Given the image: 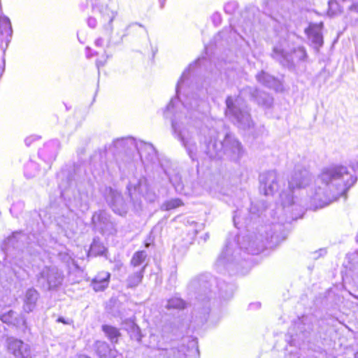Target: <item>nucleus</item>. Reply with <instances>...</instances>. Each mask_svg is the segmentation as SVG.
<instances>
[{
  "mask_svg": "<svg viewBox=\"0 0 358 358\" xmlns=\"http://www.w3.org/2000/svg\"><path fill=\"white\" fill-rule=\"evenodd\" d=\"M343 12V6L338 0H329L327 14L329 16H335Z\"/></svg>",
  "mask_w": 358,
  "mask_h": 358,
  "instance_id": "13",
  "label": "nucleus"
},
{
  "mask_svg": "<svg viewBox=\"0 0 358 358\" xmlns=\"http://www.w3.org/2000/svg\"><path fill=\"white\" fill-rule=\"evenodd\" d=\"M178 304L176 306V307L179 308H185V303L182 300H178Z\"/></svg>",
  "mask_w": 358,
  "mask_h": 358,
  "instance_id": "17",
  "label": "nucleus"
},
{
  "mask_svg": "<svg viewBox=\"0 0 358 358\" xmlns=\"http://www.w3.org/2000/svg\"><path fill=\"white\" fill-rule=\"evenodd\" d=\"M107 249L103 243L98 241H93L88 250V257H96L106 255Z\"/></svg>",
  "mask_w": 358,
  "mask_h": 358,
  "instance_id": "10",
  "label": "nucleus"
},
{
  "mask_svg": "<svg viewBox=\"0 0 358 358\" xmlns=\"http://www.w3.org/2000/svg\"><path fill=\"white\" fill-rule=\"evenodd\" d=\"M357 166H358V163H357Z\"/></svg>",
  "mask_w": 358,
  "mask_h": 358,
  "instance_id": "23",
  "label": "nucleus"
},
{
  "mask_svg": "<svg viewBox=\"0 0 358 358\" xmlns=\"http://www.w3.org/2000/svg\"><path fill=\"white\" fill-rule=\"evenodd\" d=\"M38 292L35 289H28L25 294L24 301V310L27 312H31L36 304L38 299Z\"/></svg>",
  "mask_w": 358,
  "mask_h": 358,
  "instance_id": "8",
  "label": "nucleus"
},
{
  "mask_svg": "<svg viewBox=\"0 0 358 358\" xmlns=\"http://www.w3.org/2000/svg\"><path fill=\"white\" fill-rule=\"evenodd\" d=\"M8 350L17 357H27L29 356V348L22 341L12 338L8 342Z\"/></svg>",
  "mask_w": 358,
  "mask_h": 358,
  "instance_id": "5",
  "label": "nucleus"
},
{
  "mask_svg": "<svg viewBox=\"0 0 358 358\" xmlns=\"http://www.w3.org/2000/svg\"><path fill=\"white\" fill-rule=\"evenodd\" d=\"M93 9L97 8L100 13L101 18L110 24L115 17V13L110 10L104 3V0H87Z\"/></svg>",
  "mask_w": 358,
  "mask_h": 358,
  "instance_id": "3",
  "label": "nucleus"
},
{
  "mask_svg": "<svg viewBox=\"0 0 358 358\" xmlns=\"http://www.w3.org/2000/svg\"><path fill=\"white\" fill-rule=\"evenodd\" d=\"M149 245H150V244H149V243H145V246L146 248H148V247H149Z\"/></svg>",
  "mask_w": 358,
  "mask_h": 358,
  "instance_id": "22",
  "label": "nucleus"
},
{
  "mask_svg": "<svg viewBox=\"0 0 358 358\" xmlns=\"http://www.w3.org/2000/svg\"><path fill=\"white\" fill-rule=\"evenodd\" d=\"M57 321L58 322H61V323H63V324H69V321L65 320L63 317H59V318L57 320Z\"/></svg>",
  "mask_w": 358,
  "mask_h": 358,
  "instance_id": "18",
  "label": "nucleus"
},
{
  "mask_svg": "<svg viewBox=\"0 0 358 358\" xmlns=\"http://www.w3.org/2000/svg\"><path fill=\"white\" fill-rule=\"evenodd\" d=\"M227 106L229 108L231 107L232 105H233V103L231 100H227Z\"/></svg>",
  "mask_w": 358,
  "mask_h": 358,
  "instance_id": "20",
  "label": "nucleus"
},
{
  "mask_svg": "<svg viewBox=\"0 0 358 358\" xmlns=\"http://www.w3.org/2000/svg\"><path fill=\"white\" fill-rule=\"evenodd\" d=\"M76 358H90V357L84 355H79L76 357Z\"/></svg>",
  "mask_w": 358,
  "mask_h": 358,
  "instance_id": "19",
  "label": "nucleus"
},
{
  "mask_svg": "<svg viewBox=\"0 0 358 358\" xmlns=\"http://www.w3.org/2000/svg\"><path fill=\"white\" fill-rule=\"evenodd\" d=\"M101 331L103 332L105 336L112 343H117L119 342L120 337L122 336L120 329L111 324H103L101 326Z\"/></svg>",
  "mask_w": 358,
  "mask_h": 358,
  "instance_id": "7",
  "label": "nucleus"
},
{
  "mask_svg": "<svg viewBox=\"0 0 358 358\" xmlns=\"http://www.w3.org/2000/svg\"><path fill=\"white\" fill-rule=\"evenodd\" d=\"M320 185L316 194H323L330 202L341 196L357 182L355 174L345 165L334 164L324 168L319 174Z\"/></svg>",
  "mask_w": 358,
  "mask_h": 358,
  "instance_id": "1",
  "label": "nucleus"
},
{
  "mask_svg": "<svg viewBox=\"0 0 358 358\" xmlns=\"http://www.w3.org/2000/svg\"><path fill=\"white\" fill-rule=\"evenodd\" d=\"M184 206L182 199L179 198H173L165 201L161 206L160 208L163 211H170Z\"/></svg>",
  "mask_w": 358,
  "mask_h": 358,
  "instance_id": "12",
  "label": "nucleus"
},
{
  "mask_svg": "<svg viewBox=\"0 0 358 358\" xmlns=\"http://www.w3.org/2000/svg\"><path fill=\"white\" fill-rule=\"evenodd\" d=\"M13 33L11 22L8 17L0 16V36L1 39H7Z\"/></svg>",
  "mask_w": 358,
  "mask_h": 358,
  "instance_id": "9",
  "label": "nucleus"
},
{
  "mask_svg": "<svg viewBox=\"0 0 358 358\" xmlns=\"http://www.w3.org/2000/svg\"><path fill=\"white\" fill-rule=\"evenodd\" d=\"M146 266V264L143 266L139 271L129 277V282L131 287H135L141 282Z\"/></svg>",
  "mask_w": 358,
  "mask_h": 358,
  "instance_id": "15",
  "label": "nucleus"
},
{
  "mask_svg": "<svg viewBox=\"0 0 358 358\" xmlns=\"http://www.w3.org/2000/svg\"><path fill=\"white\" fill-rule=\"evenodd\" d=\"M148 258V254L145 250L136 251L130 260V265L132 267H138L143 264Z\"/></svg>",
  "mask_w": 358,
  "mask_h": 358,
  "instance_id": "11",
  "label": "nucleus"
},
{
  "mask_svg": "<svg viewBox=\"0 0 358 358\" xmlns=\"http://www.w3.org/2000/svg\"><path fill=\"white\" fill-rule=\"evenodd\" d=\"M110 280L109 272L100 271L92 279L90 285L94 292H103L108 287Z\"/></svg>",
  "mask_w": 358,
  "mask_h": 358,
  "instance_id": "4",
  "label": "nucleus"
},
{
  "mask_svg": "<svg viewBox=\"0 0 358 358\" xmlns=\"http://www.w3.org/2000/svg\"><path fill=\"white\" fill-rule=\"evenodd\" d=\"M324 23H310L305 29L308 38L311 40L315 48H318L323 45L322 29Z\"/></svg>",
  "mask_w": 358,
  "mask_h": 358,
  "instance_id": "2",
  "label": "nucleus"
},
{
  "mask_svg": "<svg viewBox=\"0 0 358 358\" xmlns=\"http://www.w3.org/2000/svg\"><path fill=\"white\" fill-rule=\"evenodd\" d=\"M94 350L99 358H116L117 351L106 341H96L94 343Z\"/></svg>",
  "mask_w": 358,
  "mask_h": 358,
  "instance_id": "6",
  "label": "nucleus"
},
{
  "mask_svg": "<svg viewBox=\"0 0 358 358\" xmlns=\"http://www.w3.org/2000/svg\"><path fill=\"white\" fill-rule=\"evenodd\" d=\"M7 316L6 314L3 315L1 317V320L3 322H6V320H5V317Z\"/></svg>",
  "mask_w": 358,
  "mask_h": 358,
  "instance_id": "21",
  "label": "nucleus"
},
{
  "mask_svg": "<svg viewBox=\"0 0 358 358\" xmlns=\"http://www.w3.org/2000/svg\"><path fill=\"white\" fill-rule=\"evenodd\" d=\"M127 331L131 338H136L138 341L141 340V329L134 321H129Z\"/></svg>",
  "mask_w": 358,
  "mask_h": 358,
  "instance_id": "16",
  "label": "nucleus"
},
{
  "mask_svg": "<svg viewBox=\"0 0 358 358\" xmlns=\"http://www.w3.org/2000/svg\"><path fill=\"white\" fill-rule=\"evenodd\" d=\"M308 182L305 178H294L289 182V189L294 192L296 189L305 188Z\"/></svg>",
  "mask_w": 358,
  "mask_h": 358,
  "instance_id": "14",
  "label": "nucleus"
}]
</instances>
